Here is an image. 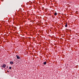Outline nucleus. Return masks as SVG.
Wrapping results in <instances>:
<instances>
[{
    "label": "nucleus",
    "instance_id": "obj_8",
    "mask_svg": "<svg viewBox=\"0 0 79 79\" xmlns=\"http://www.w3.org/2000/svg\"><path fill=\"white\" fill-rule=\"evenodd\" d=\"M7 73H9V71H7Z\"/></svg>",
    "mask_w": 79,
    "mask_h": 79
},
{
    "label": "nucleus",
    "instance_id": "obj_7",
    "mask_svg": "<svg viewBox=\"0 0 79 79\" xmlns=\"http://www.w3.org/2000/svg\"><path fill=\"white\" fill-rule=\"evenodd\" d=\"M9 69H11V67H9Z\"/></svg>",
    "mask_w": 79,
    "mask_h": 79
},
{
    "label": "nucleus",
    "instance_id": "obj_6",
    "mask_svg": "<svg viewBox=\"0 0 79 79\" xmlns=\"http://www.w3.org/2000/svg\"><path fill=\"white\" fill-rule=\"evenodd\" d=\"M57 15V13H54V15L55 16H56Z\"/></svg>",
    "mask_w": 79,
    "mask_h": 79
},
{
    "label": "nucleus",
    "instance_id": "obj_2",
    "mask_svg": "<svg viewBox=\"0 0 79 79\" xmlns=\"http://www.w3.org/2000/svg\"><path fill=\"white\" fill-rule=\"evenodd\" d=\"M16 56L17 58V59H20V57H19V56H17V55H16Z\"/></svg>",
    "mask_w": 79,
    "mask_h": 79
},
{
    "label": "nucleus",
    "instance_id": "obj_4",
    "mask_svg": "<svg viewBox=\"0 0 79 79\" xmlns=\"http://www.w3.org/2000/svg\"><path fill=\"white\" fill-rule=\"evenodd\" d=\"M67 26H68V25H67V23H66L65 24V27H67Z\"/></svg>",
    "mask_w": 79,
    "mask_h": 79
},
{
    "label": "nucleus",
    "instance_id": "obj_5",
    "mask_svg": "<svg viewBox=\"0 0 79 79\" xmlns=\"http://www.w3.org/2000/svg\"><path fill=\"white\" fill-rule=\"evenodd\" d=\"M44 64H47V62H44Z\"/></svg>",
    "mask_w": 79,
    "mask_h": 79
},
{
    "label": "nucleus",
    "instance_id": "obj_9",
    "mask_svg": "<svg viewBox=\"0 0 79 79\" xmlns=\"http://www.w3.org/2000/svg\"><path fill=\"white\" fill-rule=\"evenodd\" d=\"M7 68H8V67H7Z\"/></svg>",
    "mask_w": 79,
    "mask_h": 79
},
{
    "label": "nucleus",
    "instance_id": "obj_1",
    "mask_svg": "<svg viewBox=\"0 0 79 79\" xmlns=\"http://www.w3.org/2000/svg\"><path fill=\"white\" fill-rule=\"evenodd\" d=\"M6 66V64H3L2 66V68H5Z\"/></svg>",
    "mask_w": 79,
    "mask_h": 79
},
{
    "label": "nucleus",
    "instance_id": "obj_3",
    "mask_svg": "<svg viewBox=\"0 0 79 79\" xmlns=\"http://www.w3.org/2000/svg\"><path fill=\"white\" fill-rule=\"evenodd\" d=\"M10 64H13V62L12 61L10 62Z\"/></svg>",
    "mask_w": 79,
    "mask_h": 79
}]
</instances>
